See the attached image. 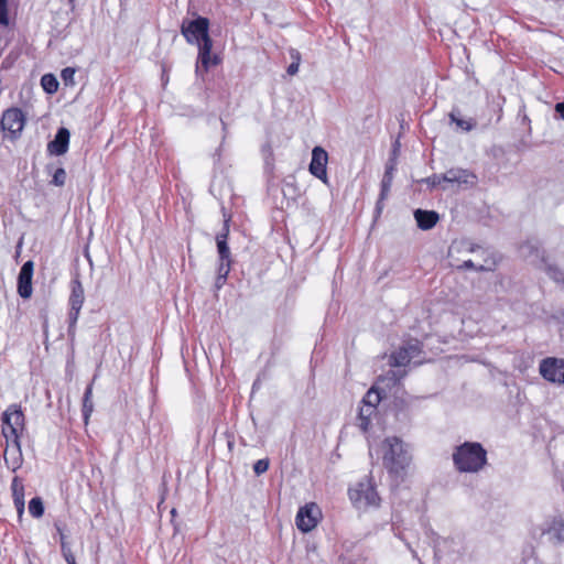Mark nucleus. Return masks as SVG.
I'll return each instance as SVG.
<instances>
[{"instance_id": "f3484780", "label": "nucleus", "mask_w": 564, "mask_h": 564, "mask_svg": "<svg viewBox=\"0 0 564 564\" xmlns=\"http://www.w3.org/2000/svg\"><path fill=\"white\" fill-rule=\"evenodd\" d=\"M414 218L420 229L430 230L437 224L440 216L434 210L416 209L414 212Z\"/></svg>"}, {"instance_id": "39448f33", "label": "nucleus", "mask_w": 564, "mask_h": 564, "mask_svg": "<svg viewBox=\"0 0 564 564\" xmlns=\"http://www.w3.org/2000/svg\"><path fill=\"white\" fill-rule=\"evenodd\" d=\"M349 499L358 510H367L371 507H379L380 497L369 479L359 481L349 489Z\"/></svg>"}, {"instance_id": "f8f14e48", "label": "nucleus", "mask_w": 564, "mask_h": 564, "mask_svg": "<svg viewBox=\"0 0 564 564\" xmlns=\"http://www.w3.org/2000/svg\"><path fill=\"white\" fill-rule=\"evenodd\" d=\"M443 180L444 182L455 183L466 188L476 186L478 182L477 176L473 172L459 167L446 171L443 174Z\"/></svg>"}, {"instance_id": "423d86ee", "label": "nucleus", "mask_w": 564, "mask_h": 564, "mask_svg": "<svg viewBox=\"0 0 564 564\" xmlns=\"http://www.w3.org/2000/svg\"><path fill=\"white\" fill-rule=\"evenodd\" d=\"M459 248H462L470 253H476V252L481 251L482 253L486 254V257L484 258V263H478L474 260L468 259V260H465L460 265L457 267L459 270H475L477 272H489V271H494L496 269L499 259L494 252H489L477 245L466 242V241H462L459 243Z\"/></svg>"}, {"instance_id": "412c9836", "label": "nucleus", "mask_w": 564, "mask_h": 564, "mask_svg": "<svg viewBox=\"0 0 564 564\" xmlns=\"http://www.w3.org/2000/svg\"><path fill=\"white\" fill-rule=\"evenodd\" d=\"M539 269L546 272V274L555 282H564V273L563 271L555 264L550 263L547 257L545 258V262H540L538 265Z\"/></svg>"}, {"instance_id": "a19ab883", "label": "nucleus", "mask_w": 564, "mask_h": 564, "mask_svg": "<svg viewBox=\"0 0 564 564\" xmlns=\"http://www.w3.org/2000/svg\"><path fill=\"white\" fill-rule=\"evenodd\" d=\"M476 254H477L478 259H482V260L486 257V254L482 253L481 251L480 252H476Z\"/></svg>"}, {"instance_id": "6e6552de", "label": "nucleus", "mask_w": 564, "mask_h": 564, "mask_svg": "<svg viewBox=\"0 0 564 564\" xmlns=\"http://www.w3.org/2000/svg\"><path fill=\"white\" fill-rule=\"evenodd\" d=\"M321 510L315 503H307L300 508L296 514V525L302 532H310L313 530L319 520Z\"/></svg>"}, {"instance_id": "b1692460", "label": "nucleus", "mask_w": 564, "mask_h": 564, "mask_svg": "<svg viewBox=\"0 0 564 564\" xmlns=\"http://www.w3.org/2000/svg\"><path fill=\"white\" fill-rule=\"evenodd\" d=\"M41 85L47 94H54L58 89V82L53 74H45L41 78Z\"/></svg>"}, {"instance_id": "37998d69", "label": "nucleus", "mask_w": 564, "mask_h": 564, "mask_svg": "<svg viewBox=\"0 0 564 564\" xmlns=\"http://www.w3.org/2000/svg\"><path fill=\"white\" fill-rule=\"evenodd\" d=\"M7 4V0H0V6Z\"/></svg>"}, {"instance_id": "4c0bfd02", "label": "nucleus", "mask_w": 564, "mask_h": 564, "mask_svg": "<svg viewBox=\"0 0 564 564\" xmlns=\"http://www.w3.org/2000/svg\"><path fill=\"white\" fill-rule=\"evenodd\" d=\"M55 529L59 535V542H62V536H66L65 533H64V530H63V527L61 523L56 522L55 524Z\"/></svg>"}, {"instance_id": "cd10ccee", "label": "nucleus", "mask_w": 564, "mask_h": 564, "mask_svg": "<svg viewBox=\"0 0 564 564\" xmlns=\"http://www.w3.org/2000/svg\"><path fill=\"white\" fill-rule=\"evenodd\" d=\"M29 512L34 518H40L44 513L43 501L40 497L32 498L29 502Z\"/></svg>"}, {"instance_id": "20e7f679", "label": "nucleus", "mask_w": 564, "mask_h": 564, "mask_svg": "<svg viewBox=\"0 0 564 564\" xmlns=\"http://www.w3.org/2000/svg\"><path fill=\"white\" fill-rule=\"evenodd\" d=\"M24 430V415L20 406L12 404L2 414V434L20 449L19 437Z\"/></svg>"}, {"instance_id": "bb28decb", "label": "nucleus", "mask_w": 564, "mask_h": 564, "mask_svg": "<svg viewBox=\"0 0 564 564\" xmlns=\"http://www.w3.org/2000/svg\"><path fill=\"white\" fill-rule=\"evenodd\" d=\"M380 400H381V397H380L379 392L375 388H371L364 397L362 405L371 406L377 410V405L379 404Z\"/></svg>"}, {"instance_id": "72a5a7b5", "label": "nucleus", "mask_w": 564, "mask_h": 564, "mask_svg": "<svg viewBox=\"0 0 564 564\" xmlns=\"http://www.w3.org/2000/svg\"><path fill=\"white\" fill-rule=\"evenodd\" d=\"M8 22L7 4L0 6V24L7 25Z\"/></svg>"}, {"instance_id": "2f4dec72", "label": "nucleus", "mask_w": 564, "mask_h": 564, "mask_svg": "<svg viewBox=\"0 0 564 564\" xmlns=\"http://www.w3.org/2000/svg\"><path fill=\"white\" fill-rule=\"evenodd\" d=\"M82 307L70 306L68 313L69 332L75 328Z\"/></svg>"}, {"instance_id": "ddd939ff", "label": "nucleus", "mask_w": 564, "mask_h": 564, "mask_svg": "<svg viewBox=\"0 0 564 564\" xmlns=\"http://www.w3.org/2000/svg\"><path fill=\"white\" fill-rule=\"evenodd\" d=\"M34 263L33 261H26L18 276V293L22 299H29L32 295V276H33Z\"/></svg>"}, {"instance_id": "9b49d317", "label": "nucleus", "mask_w": 564, "mask_h": 564, "mask_svg": "<svg viewBox=\"0 0 564 564\" xmlns=\"http://www.w3.org/2000/svg\"><path fill=\"white\" fill-rule=\"evenodd\" d=\"M0 123L3 131L17 137L24 128L25 118L20 109L11 108L3 112Z\"/></svg>"}, {"instance_id": "a211bd4d", "label": "nucleus", "mask_w": 564, "mask_h": 564, "mask_svg": "<svg viewBox=\"0 0 564 564\" xmlns=\"http://www.w3.org/2000/svg\"><path fill=\"white\" fill-rule=\"evenodd\" d=\"M393 171H394V166L392 164L387 165L384 174H383V177H382V181H381L380 197H379V200L377 202V207H376L377 212L379 214L381 213V210L383 208L382 202L389 195V192H390V188H391V185H392V180H393Z\"/></svg>"}, {"instance_id": "393cba45", "label": "nucleus", "mask_w": 564, "mask_h": 564, "mask_svg": "<svg viewBox=\"0 0 564 564\" xmlns=\"http://www.w3.org/2000/svg\"><path fill=\"white\" fill-rule=\"evenodd\" d=\"M231 269V261H219L218 276L216 279V286L219 289L226 282L227 276Z\"/></svg>"}, {"instance_id": "5701e85b", "label": "nucleus", "mask_w": 564, "mask_h": 564, "mask_svg": "<svg viewBox=\"0 0 564 564\" xmlns=\"http://www.w3.org/2000/svg\"><path fill=\"white\" fill-rule=\"evenodd\" d=\"M376 411L377 410L375 408L361 405L358 415V425L362 431L366 432L368 430L371 422V416L376 413Z\"/></svg>"}, {"instance_id": "f03ea898", "label": "nucleus", "mask_w": 564, "mask_h": 564, "mask_svg": "<svg viewBox=\"0 0 564 564\" xmlns=\"http://www.w3.org/2000/svg\"><path fill=\"white\" fill-rule=\"evenodd\" d=\"M453 462L460 473H477L487 463V452L480 443L465 442L455 448Z\"/></svg>"}, {"instance_id": "ea45409f", "label": "nucleus", "mask_w": 564, "mask_h": 564, "mask_svg": "<svg viewBox=\"0 0 564 564\" xmlns=\"http://www.w3.org/2000/svg\"><path fill=\"white\" fill-rule=\"evenodd\" d=\"M67 564H76V560L74 554H68L66 556H63Z\"/></svg>"}, {"instance_id": "0eeeda50", "label": "nucleus", "mask_w": 564, "mask_h": 564, "mask_svg": "<svg viewBox=\"0 0 564 564\" xmlns=\"http://www.w3.org/2000/svg\"><path fill=\"white\" fill-rule=\"evenodd\" d=\"M539 372L549 382L564 384V359L555 357L542 359Z\"/></svg>"}, {"instance_id": "58836bf2", "label": "nucleus", "mask_w": 564, "mask_h": 564, "mask_svg": "<svg viewBox=\"0 0 564 564\" xmlns=\"http://www.w3.org/2000/svg\"><path fill=\"white\" fill-rule=\"evenodd\" d=\"M291 57H292L293 62H297L300 64L301 57H300V53L297 51L292 50Z\"/></svg>"}, {"instance_id": "f257e3e1", "label": "nucleus", "mask_w": 564, "mask_h": 564, "mask_svg": "<svg viewBox=\"0 0 564 564\" xmlns=\"http://www.w3.org/2000/svg\"><path fill=\"white\" fill-rule=\"evenodd\" d=\"M209 20L198 17L195 20H183L181 24V33L189 44L198 45V62L196 72L200 68L205 72L213 65L218 64V58L212 56L213 41L208 34Z\"/></svg>"}, {"instance_id": "4468645a", "label": "nucleus", "mask_w": 564, "mask_h": 564, "mask_svg": "<svg viewBox=\"0 0 564 564\" xmlns=\"http://www.w3.org/2000/svg\"><path fill=\"white\" fill-rule=\"evenodd\" d=\"M520 253L521 256L529 260L532 264L539 265L540 262H545L546 252L538 241L535 240H528L520 246Z\"/></svg>"}, {"instance_id": "2eb2a0df", "label": "nucleus", "mask_w": 564, "mask_h": 564, "mask_svg": "<svg viewBox=\"0 0 564 564\" xmlns=\"http://www.w3.org/2000/svg\"><path fill=\"white\" fill-rule=\"evenodd\" d=\"M69 131L66 128L58 129L53 141L48 142L47 151L54 155H63L68 150Z\"/></svg>"}, {"instance_id": "9d476101", "label": "nucleus", "mask_w": 564, "mask_h": 564, "mask_svg": "<svg viewBox=\"0 0 564 564\" xmlns=\"http://www.w3.org/2000/svg\"><path fill=\"white\" fill-rule=\"evenodd\" d=\"M328 154L322 147H315L312 151V160L308 170L312 175L328 184L327 177Z\"/></svg>"}, {"instance_id": "4be33fe9", "label": "nucleus", "mask_w": 564, "mask_h": 564, "mask_svg": "<svg viewBox=\"0 0 564 564\" xmlns=\"http://www.w3.org/2000/svg\"><path fill=\"white\" fill-rule=\"evenodd\" d=\"M94 411V403H93V386L89 384L86 388V391L84 393L83 398V416L84 421L87 424L88 420Z\"/></svg>"}, {"instance_id": "e433bc0d", "label": "nucleus", "mask_w": 564, "mask_h": 564, "mask_svg": "<svg viewBox=\"0 0 564 564\" xmlns=\"http://www.w3.org/2000/svg\"><path fill=\"white\" fill-rule=\"evenodd\" d=\"M555 110L564 119V101L556 104Z\"/></svg>"}, {"instance_id": "f704fd0d", "label": "nucleus", "mask_w": 564, "mask_h": 564, "mask_svg": "<svg viewBox=\"0 0 564 564\" xmlns=\"http://www.w3.org/2000/svg\"><path fill=\"white\" fill-rule=\"evenodd\" d=\"M427 182H429L432 186L440 185L442 182H444V180H443V175H433L432 177H430V178L427 180Z\"/></svg>"}, {"instance_id": "c9c22d12", "label": "nucleus", "mask_w": 564, "mask_h": 564, "mask_svg": "<svg viewBox=\"0 0 564 564\" xmlns=\"http://www.w3.org/2000/svg\"><path fill=\"white\" fill-rule=\"evenodd\" d=\"M299 66L297 62H292L286 69L288 74L291 76L295 75L299 72Z\"/></svg>"}, {"instance_id": "7c9ffc66", "label": "nucleus", "mask_w": 564, "mask_h": 564, "mask_svg": "<svg viewBox=\"0 0 564 564\" xmlns=\"http://www.w3.org/2000/svg\"><path fill=\"white\" fill-rule=\"evenodd\" d=\"M269 465H270L269 459H267V458L259 459L253 465V471L258 476L262 475V474H264L268 470Z\"/></svg>"}, {"instance_id": "aec40b11", "label": "nucleus", "mask_w": 564, "mask_h": 564, "mask_svg": "<svg viewBox=\"0 0 564 564\" xmlns=\"http://www.w3.org/2000/svg\"><path fill=\"white\" fill-rule=\"evenodd\" d=\"M70 286L69 306L83 307L85 295L82 282L76 278L72 281Z\"/></svg>"}, {"instance_id": "c85d7f7f", "label": "nucleus", "mask_w": 564, "mask_h": 564, "mask_svg": "<svg viewBox=\"0 0 564 564\" xmlns=\"http://www.w3.org/2000/svg\"><path fill=\"white\" fill-rule=\"evenodd\" d=\"M66 182V172L63 167H58L52 178V184L55 186H63Z\"/></svg>"}, {"instance_id": "6ab92c4d", "label": "nucleus", "mask_w": 564, "mask_h": 564, "mask_svg": "<svg viewBox=\"0 0 564 564\" xmlns=\"http://www.w3.org/2000/svg\"><path fill=\"white\" fill-rule=\"evenodd\" d=\"M13 502L21 518L24 512V486L20 478L14 477L11 485Z\"/></svg>"}, {"instance_id": "79ce46f5", "label": "nucleus", "mask_w": 564, "mask_h": 564, "mask_svg": "<svg viewBox=\"0 0 564 564\" xmlns=\"http://www.w3.org/2000/svg\"><path fill=\"white\" fill-rule=\"evenodd\" d=\"M171 516L174 518L176 516V509L171 510Z\"/></svg>"}, {"instance_id": "473e14b6", "label": "nucleus", "mask_w": 564, "mask_h": 564, "mask_svg": "<svg viewBox=\"0 0 564 564\" xmlns=\"http://www.w3.org/2000/svg\"><path fill=\"white\" fill-rule=\"evenodd\" d=\"M61 551H62V555L63 556H66L68 554H73V552L70 550V545H69V543L66 540V536H62Z\"/></svg>"}, {"instance_id": "dca6fc26", "label": "nucleus", "mask_w": 564, "mask_h": 564, "mask_svg": "<svg viewBox=\"0 0 564 564\" xmlns=\"http://www.w3.org/2000/svg\"><path fill=\"white\" fill-rule=\"evenodd\" d=\"M229 221L230 219H225L223 232L218 234L216 237L217 251L219 254V261H231V253L229 246L227 243L228 235H229Z\"/></svg>"}, {"instance_id": "1a4fd4ad", "label": "nucleus", "mask_w": 564, "mask_h": 564, "mask_svg": "<svg viewBox=\"0 0 564 564\" xmlns=\"http://www.w3.org/2000/svg\"><path fill=\"white\" fill-rule=\"evenodd\" d=\"M421 352V344L419 340H410L390 357V365L401 367L408 365L412 359L416 358Z\"/></svg>"}, {"instance_id": "a878e982", "label": "nucleus", "mask_w": 564, "mask_h": 564, "mask_svg": "<svg viewBox=\"0 0 564 564\" xmlns=\"http://www.w3.org/2000/svg\"><path fill=\"white\" fill-rule=\"evenodd\" d=\"M449 118L463 131H470L476 124L475 121H473L471 119L467 120V119L459 118L455 111H452L449 113Z\"/></svg>"}, {"instance_id": "7ed1b4c3", "label": "nucleus", "mask_w": 564, "mask_h": 564, "mask_svg": "<svg viewBox=\"0 0 564 564\" xmlns=\"http://www.w3.org/2000/svg\"><path fill=\"white\" fill-rule=\"evenodd\" d=\"M383 466L390 474L401 476L411 463V455L398 437H388L382 443Z\"/></svg>"}, {"instance_id": "c756f323", "label": "nucleus", "mask_w": 564, "mask_h": 564, "mask_svg": "<svg viewBox=\"0 0 564 564\" xmlns=\"http://www.w3.org/2000/svg\"><path fill=\"white\" fill-rule=\"evenodd\" d=\"M74 76L75 69L72 67H66L61 73V77L65 85H74Z\"/></svg>"}]
</instances>
